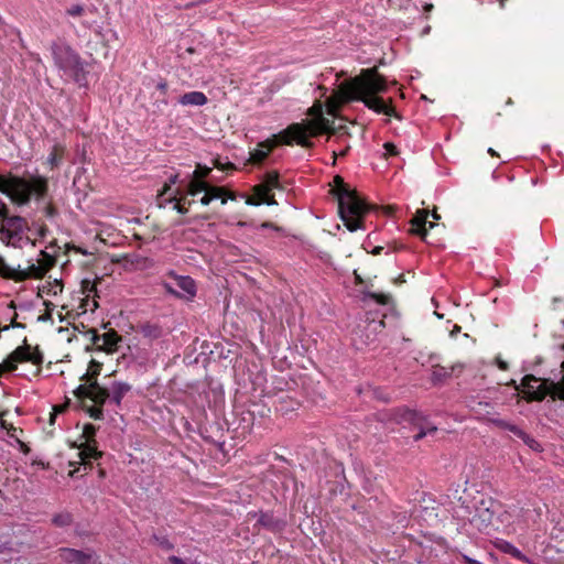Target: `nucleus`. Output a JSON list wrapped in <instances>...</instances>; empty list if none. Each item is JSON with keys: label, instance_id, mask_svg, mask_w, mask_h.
Segmentation results:
<instances>
[{"label": "nucleus", "instance_id": "1", "mask_svg": "<svg viewBox=\"0 0 564 564\" xmlns=\"http://www.w3.org/2000/svg\"><path fill=\"white\" fill-rule=\"evenodd\" d=\"M388 90L387 78L379 73L377 66L361 69L360 74L343 82L338 86V97L341 102L361 101L364 105L377 113H383L389 117L401 119L392 106V99L389 104L379 94Z\"/></svg>", "mask_w": 564, "mask_h": 564}, {"label": "nucleus", "instance_id": "2", "mask_svg": "<svg viewBox=\"0 0 564 564\" xmlns=\"http://www.w3.org/2000/svg\"><path fill=\"white\" fill-rule=\"evenodd\" d=\"M0 193L18 206H25L32 199L43 200L48 194V178L39 174L20 176L8 172L0 174Z\"/></svg>", "mask_w": 564, "mask_h": 564}, {"label": "nucleus", "instance_id": "3", "mask_svg": "<svg viewBox=\"0 0 564 564\" xmlns=\"http://www.w3.org/2000/svg\"><path fill=\"white\" fill-rule=\"evenodd\" d=\"M330 194L337 199L338 214L346 228L354 232L365 229V216L372 209L358 192L345 183L344 178L336 175L333 180Z\"/></svg>", "mask_w": 564, "mask_h": 564}, {"label": "nucleus", "instance_id": "4", "mask_svg": "<svg viewBox=\"0 0 564 564\" xmlns=\"http://www.w3.org/2000/svg\"><path fill=\"white\" fill-rule=\"evenodd\" d=\"M460 497V521L467 520L469 524L479 532L489 534L492 530H498L495 516L499 512L500 505L491 499H485L484 495L477 494L470 501L467 500L469 494Z\"/></svg>", "mask_w": 564, "mask_h": 564}, {"label": "nucleus", "instance_id": "5", "mask_svg": "<svg viewBox=\"0 0 564 564\" xmlns=\"http://www.w3.org/2000/svg\"><path fill=\"white\" fill-rule=\"evenodd\" d=\"M293 143L303 148H312V143L307 139L306 129L299 122L291 123L279 133L272 134L264 141L259 142L257 149L250 151L249 162L261 164L276 147L292 145Z\"/></svg>", "mask_w": 564, "mask_h": 564}, {"label": "nucleus", "instance_id": "6", "mask_svg": "<svg viewBox=\"0 0 564 564\" xmlns=\"http://www.w3.org/2000/svg\"><path fill=\"white\" fill-rule=\"evenodd\" d=\"M55 66L62 72V76L72 79L79 85L86 84V70L84 62L78 53L65 43H53L51 46Z\"/></svg>", "mask_w": 564, "mask_h": 564}, {"label": "nucleus", "instance_id": "7", "mask_svg": "<svg viewBox=\"0 0 564 564\" xmlns=\"http://www.w3.org/2000/svg\"><path fill=\"white\" fill-rule=\"evenodd\" d=\"M0 221V240L8 246H15L28 228L26 219L19 215H10L8 210Z\"/></svg>", "mask_w": 564, "mask_h": 564}, {"label": "nucleus", "instance_id": "8", "mask_svg": "<svg viewBox=\"0 0 564 564\" xmlns=\"http://www.w3.org/2000/svg\"><path fill=\"white\" fill-rule=\"evenodd\" d=\"M74 395L80 402L90 400L94 404L104 406L107 400L110 399V390L101 387L99 382H97L96 388L89 387V383H82L74 390Z\"/></svg>", "mask_w": 564, "mask_h": 564}, {"label": "nucleus", "instance_id": "9", "mask_svg": "<svg viewBox=\"0 0 564 564\" xmlns=\"http://www.w3.org/2000/svg\"><path fill=\"white\" fill-rule=\"evenodd\" d=\"M210 173L212 167L200 163L196 164V167L191 175V180L186 185V194L191 197H196L197 195L202 194V192L206 188L205 186L209 183L207 178Z\"/></svg>", "mask_w": 564, "mask_h": 564}, {"label": "nucleus", "instance_id": "10", "mask_svg": "<svg viewBox=\"0 0 564 564\" xmlns=\"http://www.w3.org/2000/svg\"><path fill=\"white\" fill-rule=\"evenodd\" d=\"M88 333L91 335L93 345L100 351L113 352L121 341V336L115 329H110L102 335H99L95 328L89 329Z\"/></svg>", "mask_w": 564, "mask_h": 564}, {"label": "nucleus", "instance_id": "11", "mask_svg": "<svg viewBox=\"0 0 564 564\" xmlns=\"http://www.w3.org/2000/svg\"><path fill=\"white\" fill-rule=\"evenodd\" d=\"M205 187L202 192L204 195L199 199L203 206H208L215 199H220L221 204L225 205L228 200H236L237 198L236 193L225 186H218L209 182Z\"/></svg>", "mask_w": 564, "mask_h": 564}, {"label": "nucleus", "instance_id": "12", "mask_svg": "<svg viewBox=\"0 0 564 564\" xmlns=\"http://www.w3.org/2000/svg\"><path fill=\"white\" fill-rule=\"evenodd\" d=\"M401 422H408L419 427V432L413 436L415 442L437 430L435 426H430L425 419L414 410H403L401 414Z\"/></svg>", "mask_w": 564, "mask_h": 564}, {"label": "nucleus", "instance_id": "13", "mask_svg": "<svg viewBox=\"0 0 564 564\" xmlns=\"http://www.w3.org/2000/svg\"><path fill=\"white\" fill-rule=\"evenodd\" d=\"M429 210L427 209H419L415 215L410 220L409 232L411 235L419 236L422 239H425L427 235V226L429 228H433L435 224L433 221H427Z\"/></svg>", "mask_w": 564, "mask_h": 564}, {"label": "nucleus", "instance_id": "14", "mask_svg": "<svg viewBox=\"0 0 564 564\" xmlns=\"http://www.w3.org/2000/svg\"><path fill=\"white\" fill-rule=\"evenodd\" d=\"M54 264L55 259L50 258L48 263H32L25 269L18 268L17 282H23L29 279H42Z\"/></svg>", "mask_w": 564, "mask_h": 564}, {"label": "nucleus", "instance_id": "15", "mask_svg": "<svg viewBox=\"0 0 564 564\" xmlns=\"http://www.w3.org/2000/svg\"><path fill=\"white\" fill-rule=\"evenodd\" d=\"M79 464L84 466V471L87 474L93 469L91 460H97L102 456V452L98 451L97 443H84L79 446L77 453Z\"/></svg>", "mask_w": 564, "mask_h": 564}, {"label": "nucleus", "instance_id": "16", "mask_svg": "<svg viewBox=\"0 0 564 564\" xmlns=\"http://www.w3.org/2000/svg\"><path fill=\"white\" fill-rule=\"evenodd\" d=\"M58 556L65 564H93V553L80 550L61 547Z\"/></svg>", "mask_w": 564, "mask_h": 564}, {"label": "nucleus", "instance_id": "17", "mask_svg": "<svg viewBox=\"0 0 564 564\" xmlns=\"http://www.w3.org/2000/svg\"><path fill=\"white\" fill-rule=\"evenodd\" d=\"M186 193L182 194L181 191L177 188L173 192V194L166 198H162L161 203L163 204V207L165 204L173 203V209L176 210L178 214L185 215L188 213L191 205L195 202L194 198L187 199Z\"/></svg>", "mask_w": 564, "mask_h": 564}, {"label": "nucleus", "instance_id": "18", "mask_svg": "<svg viewBox=\"0 0 564 564\" xmlns=\"http://www.w3.org/2000/svg\"><path fill=\"white\" fill-rule=\"evenodd\" d=\"M252 192H253V196L248 197L246 199V204L254 205V206H258L261 204H267V205L276 204L274 196L271 194V191L268 188L267 185H263L262 183L258 184V185L253 186Z\"/></svg>", "mask_w": 564, "mask_h": 564}, {"label": "nucleus", "instance_id": "19", "mask_svg": "<svg viewBox=\"0 0 564 564\" xmlns=\"http://www.w3.org/2000/svg\"><path fill=\"white\" fill-rule=\"evenodd\" d=\"M252 517L257 518L254 527L267 529L271 532H279L283 529L284 522L270 512L253 513Z\"/></svg>", "mask_w": 564, "mask_h": 564}, {"label": "nucleus", "instance_id": "20", "mask_svg": "<svg viewBox=\"0 0 564 564\" xmlns=\"http://www.w3.org/2000/svg\"><path fill=\"white\" fill-rule=\"evenodd\" d=\"M82 293L85 295V299H83V303H82V307L84 308V311L86 312L87 311V305H88V302H89V297L93 295V297H96L98 296L97 295V286H96V282H93L90 280H83L82 281ZM98 302L96 301V299H93V307L90 308V311H95L97 307H98Z\"/></svg>", "mask_w": 564, "mask_h": 564}, {"label": "nucleus", "instance_id": "21", "mask_svg": "<svg viewBox=\"0 0 564 564\" xmlns=\"http://www.w3.org/2000/svg\"><path fill=\"white\" fill-rule=\"evenodd\" d=\"M314 126H317L328 135L337 134L340 130L345 129L344 126H340L336 128L334 126V121L329 120L328 118L324 117L323 115V107L321 104H318V116L314 120Z\"/></svg>", "mask_w": 564, "mask_h": 564}, {"label": "nucleus", "instance_id": "22", "mask_svg": "<svg viewBox=\"0 0 564 564\" xmlns=\"http://www.w3.org/2000/svg\"><path fill=\"white\" fill-rule=\"evenodd\" d=\"M102 370V364L91 359L88 364L87 371L79 378L84 383H89V387L97 386L98 377Z\"/></svg>", "mask_w": 564, "mask_h": 564}, {"label": "nucleus", "instance_id": "23", "mask_svg": "<svg viewBox=\"0 0 564 564\" xmlns=\"http://www.w3.org/2000/svg\"><path fill=\"white\" fill-rule=\"evenodd\" d=\"M496 547L500 552H502L505 554H509L512 557H514L521 562H524L528 564H533L532 561L527 555H524L518 547H516L512 543H510L508 541L498 540L496 543Z\"/></svg>", "mask_w": 564, "mask_h": 564}, {"label": "nucleus", "instance_id": "24", "mask_svg": "<svg viewBox=\"0 0 564 564\" xmlns=\"http://www.w3.org/2000/svg\"><path fill=\"white\" fill-rule=\"evenodd\" d=\"M132 389L131 384L122 381H116L112 383L110 390V402L115 403L117 406H120L122 399L124 395L130 392Z\"/></svg>", "mask_w": 564, "mask_h": 564}, {"label": "nucleus", "instance_id": "25", "mask_svg": "<svg viewBox=\"0 0 564 564\" xmlns=\"http://www.w3.org/2000/svg\"><path fill=\"white\" fill-rule=\"evenodd\" d=\"M182 106H204L208 102V98L202 91L185 93L178 98Z\"/></svg>", "mask_w": 564, "mask_h": 564}, {"label": "nucleus", "instance_id": "26", "mask_svg": "<svg viewBox=\"0 0 564 564\" xmlns=\"http://www.w3.org/2000/svg\"><path fill=\"white\" fill-rule=\"evenodd\" d=\"M65 153V145L61 143H56L53 145L52 151L47 156V164L51 166L52 170L61 165V163L64 160Z\"/></svg>", "mask_w": 564, "mask_h": 564}, {"label": "nucleus", "instance_id": "27", "mask_svg": "<svg viewBox=\"0 0 564 564\" xmlns=\"http://www.w3.org/2000/svg\"><path fill=\"white\" fill-rule=\"evenodd\" d=\"M176 285L185 292L187 299H192L196 295V284L191 276H177Z\"/></svg>", "mask_w": 564, "mask_h": 564}, {"label": "nucleus", "instance_id": "28", "mask_svg": "<svg viewBox=\"0 0 564 564\" xmlns=\"http://www.w3.org/2000/svg\"><path fill=\"white\" fill-rule=\"evenodd\" d=\"M0 276L8 279V280H13L14 282H17V278H18V269H14V268H11L10 265H8L1 256H0Z\"/></svg>", "mask_w": 564, "mask_h": 564}, {"label": "nucleus", "instance_id": "29", "mask_svg": "<svg viewBox=\"0 0 564 564\" xmlns=\"http://www.w3.org/2000/svg\"><path fill=\"white\" fill-rule=\"evenodd\" d=\"M141 333L144 337L156 339L162 335V328L156 324H145L141 327Z\"/></svg>", "mask_w": 564, "mask_h": 564}, {"label": "nucleus", "instance_id": "30", "mask_svg": "<svg viewBox=\"0 0 564 564\" xmlns=\"http://www.w3.org/2000/svg\"><path fill=\"white\" fill-rule=\"evenodd\" d=\"M153 542L160 546L164 551H172L174 549V543H172L169 538L161 533H153L152 535Z\"/></svg>", "mask_w": 564, "mask_h": 564}, {"label": "nucleus", "instance_id": "31", "mask_svg": "<svg viewBox=\"0 0 564 564\" xmlns=\"http://www.w3.org/2000/svg\"><path fill=\"white\" fill-rule=\"evenodd\" d=\"M279 177L280 176L276 171H270V172L265 173L262 184L267 185L270 191H272L273 188H279L280 187Z\"/></svg>", "mask_w": 564, "mask_h": 564}, {"label": "nucleus", "instance_id": "32", "mask_svg": "<svg viewBox=\"0 0 564 564\" xmlns=\"http://www.w3.org/2000/svg\"><path fill=\"white\" fill-rule=\"evenodd\" d=\"M180 175L173 174L169 177V182L164 184L162 189L158 194V205L159 207H163V204L161 203V199L171 191L172 185L176 184L178 181Z\"/></svg>", "mask_w": 564, "mask_h": 564}, {"label": "nucleus", "instance_id": "33", "mask_svg": "<svg viewBox=\"0 0 564 564\" xmlns=\"http://www.w3.org/2000/svg\"><path fill=\"white\" fill-rule=\"evenodd\" d=\"M52 522L54 525L59 528L68 527L73 522V517L68 512H61L53 517Z\"/></svg>", "mask_w": 564, "mask_h": 564}, {"label": "nucleus", "instance_id": "34", "mask_svg": "<svg viewBox=\"0 0 564 564\" xmlns=\"http://www.w3.org/2000/svg\"><path fill=\"white\" fill-rule=\"evenodd\" d=\"M341 104L343 102L340 101V99L338 97V89H337L335 95L333 97H330L329 99H327V101H326L327 113L330 116H336V112L338 111V108Z\"/></svg>", "mask_w": 564, "mask_h": 564}, {"label": "nucleus", "instance_id": "35", "mask_svg": "<svg viewBox=\"0 0 564 564\" xmlns=\"http://www.w3.org/2000/svg\"><path fill=\"white\" fill-rule=\"evenodd\" d=\"M82 408L88 413V415L94 420H102L104 419V410L100 405H86L85 402H82Z\"/></svg>", "mask_w": 564, "mask_h": 564}, {"label": "nucleus", "instance_id": "36", "mask_svg": "<svg viewBox=\"0 0 564 564\" xmlns=\"http://www.w3.org/2000/svg\"><path fill=\"white\" fill-rule=\"evenodd\" d=\"M96 433L97 427L90 423L85 424L83 429V436L85 437V443H97L96 442Z\"/></svg>", "mask_w": 564, "mask_h": 564}, {"label": "nucleus", "instance_id": "37", "mask_svg": "<svg viewBox=\"0 0 564 564\" xmlns=\"http://www.w3.org/2000/svg\"><path fill=\"white\" fill-rule=\"evenodd\" d=\"M523 443L534 452H542V445L531 435L524 432V436L521 437Z\"/></svg>", "mask_w": 564, "mask_h": 564}, {"label": "nucleus", "instance_id": "38", "mask_svg": "<svg viewBox=\"0 0 564 564\" xmlns=\"http://www.w3.org/2000/svg\"><path fill=\"white\" fill-rule=\"evenodd\" d=\"M302 124L306 129L307 139H310L311 137H317V135L325 133L324 131H322V129L319 127L314 126L313 120L310 121L308 123H302ZM308 141L313 144V142L311 140H308Z\"/></svg>", "mask_w": 564, "mask_h": 564}, {"label": "nucleus", "instance_id": "39", "mask_svg": "<svg viewBox=\"0 0 564 564\" xmlns=\"http://www.w3.org/2000/svg\"><path fill=\"white\" fill-rule=\"evenodd\" d=\"M213 166L220 171L232 172V171L237 170V167L234 163H231V162L223 163L220 158H216L213 160Z\"/></svg>", "mask_w": 564, "mask_h": 564}, {"label": "nucleus", "instance_id": "40", "mask_svg": "<svg viewBox=\"0 0 564 564\" xmlns=\"http://www.w3.org/2000/svg\"><path fill=\"white\" fill-rule=\"evenodd\" d=\"M369 297L375 300L378 304L388 305L391 302L390 294L384 293H369Z\"/></svg>", "mask_w": 564, "mask_h": 564}, {"label": "nucleus", "instance_id": "41", "mask_svg": "<svg viewBox=\"0 0 564 564\" xmlns=\"http://www.w3.org/2000/svg\"><path fill=\"white\" fill-rule=\"evenodd\" d=\"M44 305L46 307V312H45V314H43L39 317V321H41V322H46V321L52 319V312L55 307V305L50 301H44Z\"/></svg>", "mask_w": 564, "mask_h": 564}, {"label": "nucleus", "instance_id": "42", "mask_svg": "<svg viewBox=\"0 0 564 564\" xmlns=\"http://www.w3.org/2000/svg\"><path fill=\"white\" fill-rule=\"evenodd\" d=\"M43 213L47 218H53L57 215V208L50 202L45 205Z\"/></svg>", "mask_w": 564, "mask_h": 564}, {"label": "nucleus", "instance_id": "43", "mask_svg": "<svg viewBox=\"0 0 564 564\" xmlns=\"http://www.w3.org/2000/svg\"><path fill=\"white\" fill-rule=\"evenodd\" d=\"M505 430L510 431L512 434H514L519 438L524 436V431L512 423L507 422V426L505 427Z\"/></svg>", "mask_w": 564, "mask_h": 564}, {"label": "nucleus", "instance_id": "44", "mask_svg": "<svg viewBox=\"0 0 564 564\" xmlns=\"http://www.w3.org/2000/svg\"><path fill=\"white\" fill-rule=\"evenodd\" d=\"M505 430L510 431L512 434H514L519 438L524 436V431L512 423L507 422V426L505 427Z\"/></svg>", "mask_w": 564, "mask_h": 564}, {"label": "nucleus", "instance_id": "45", "mask_svg": "<svg viewBox=\"0 0 564 564\" xmlns=\"http://www.w3.org/2000/svg\"><path fill=\"white\" fill-rule=\"evenodd\" d=\"M84 11L85 10H84L83 6L76 4V6H73L69 9H67V14L72 15V17H80V15H83Z\"/></svg>", "mask_w": 564, "mask_h": 564}, {"label": "nucleus", "instance_id": "46", "mask_svg": "<svg viewBox=\"0 0 564 564\" xmlns=\"http://www.w3.org/2000/svg\"><path fill=\"white\" fill-rule=\"evenodd\" d=\"M17 317H18V314H17V313H14V315H13V317H12V319H11L10 325L2 327V330H8L10 327H12V328H24V327H25V325H24V324H22V323H19V322L17 321Z\"/></svg>", "mask_w": 564, "mask_h": 564}, {"label": "nucleus", "instance_id": "47", "mask_svg": "<svg viewBox=\"0 0 564 564\" xmlns=\"http://www.w3.org/2000/svg\"><path fill=\"white\" fill-rule=\"evenodd\" d=\"M383 148L386 149L389 155H397L399 153L397 147L391 142H386L383 144Z\"/></svg>", "mask_w": 564, "mask_h": 564}, {"label": "nucleus", "instance_id": "48", "mask_svg": "<svg viewBox=\"0 0 564 564\" xmlns=\"http://www.w3.org/2000/svg\"><path fill=\"white\" fill-rule=\"evenodd\" d=\"M496 364L499 369L503 371L508 370V364L505 360H502L499 356L496 358Z\"/></svg>", "mask_w": 564, "mask_h": 564}, {"label": "nucleus", "instance_id": "49", "mask_svg": "<svg viewBox=\"0 0 564 564\" xmlns=\"http://www.w3.org/2000/svg\"><path fill=\"white\" fill-rule=\"evenodd\" d=\"M40 256L42 257L41 259H39V263H48L50 261V258H53L51 254H48L47 252L45 251H41Z\"/></svg>", "mask_w": 564, "mask_h": 564}, {"label": "nucleus", "instance_id": "50", "mask_svg": "<svg viewBox=\"0 0 564 564\" xmlns=\"http://www.w3.org/2000/svg\"><path fill=\"white\" fill-rule=\"evenodd\" d=\"M156 89L160 90V93L162 95H165L166 91H167V83L166 82H160L158 85H156Z\"/></svg>", "mask_w": 564, "mask_h": 564}, {"label": "nucleus", "instance_id": "51", "mask_svg": "<svg viewBox=\"0 0 564 564\" xmlns=\"http://www.w3.org/2000/svg\"><path fill=\"white\" fill-rule=\"evenodd\" d=\"M169 562L171 564H186V562L184 560H182L181 557L175 556V555L170 556Z\"/></svg>", "mask_w": 564, "mask_h": 564}, {"label": "nucleus", "instance_id": "52", "mask_svg": "<svg viewBox=\"0 0 564 564\" xmlns=\"http://www.w3.org/2000/svg\"><path fill=\"white\" fill-rule=\"evenodd\" d=\"M350 150V147L347 145L344 150H341L339 153L333 152L334 160H336L337 156H345L347 155L348 151Z\"/></svg>", "mask_w": 564, "mask_h": 564}, {"label": "nucleus", "instance_id": "53", "mask_svg": "<svg viewBox=\"0 0 564 564\" xmlns=\"http://www.w3.org/2000/svg\"><path fill=\"white\" fill-rule=\"evenodd\" d=\"M47 232H48L47 226L46 225H41L40 228H39V231H37L39 236L43 238V237L46 236Z\"/></svg>", "mask_w": 564, "mask_h": 564}, {"label": "nucleus", "instance_id": "54", "mask_svg": "<svg viewBox=\"0 0 564 564\" xmlns=\"http://www.w3.org/2000/svg\"><path fill=\"white\" fill-rule=\"evenodd\" d=\"M308 115L311 116H315L317 118L318 116V104L312 106L310 109H308Z\"/></svg>", "mask_w": 564, "mask_h": 564}, {"label": "nucleus", "instance_id": "55", "mask_svg": "<svg viewBox=\"0 0 564 564\" xmlns=\"http://www.w3.org/2000/svg\"><path fill=\"white\" fill-rule=\"evenodd\" d=\"M67 408V404H63V405H56L53 408V412L55 413H63Z\"/></svg>", "mask_w": 564, "mask_h": 564}, {"label": "nucleus", "instance_id": "56", "mask_svg": "<svg viewBox=\"0 0 564 564\" xmlns=\"http://www.w3.org/2000/svg\"><path fill=\"white\" fill-rule=\"evenodd\" d=\"M494 424L500 429H503L507 426V421L505 420H495Z\"/></svg>", "mask_w": 564, "mask_h": 564}, {"label": "nucleus", "instance_id": "57", "mask_svg": "<svg viewBox=\"0 0 564 564\" xmlns=\"http://www.w3.org/2000/svg\"><path fill=\"white\" fill-rule=\"evenodd\" d=\"M55 286L58 288V292H62L63 290V285L61 282H58L57 280L55 281ZM53 294L56 295L57 294V290H54L53 291Z\"/></svg>", "mask_w": 564, "mask_h": 564}, {"label": "nucleus", "instance_id": "58", "mask_svg": "<svg viewBox=\"0 0 564 564\" xmlns=\"http://www.w3.org/2000/svg\"><path fill=\"white\" fill-rule=\"evenodd\" d=\"M262 228H273L276 229L275 225L269 221H265L261 225Z\"/></svg>", "mask_w": 564, "mask_h": 564}, {"label": "nucleus", "instance_id": "59", "mask_svg": "<svg viewBox=\"0 0 564 564\" xmlns=\"http://www.w3.org/2000/svg\"><path fill=\"white\" fill-rule=\"evenodd\" d=\"M354 275H355L356 284H361V283H362V279H361V276L357 273V271H355V272H354Z\"/></svg>", "mask_w": 564, "mask_h": 564}, {"label": "nucleus", "instance_id": "60", "mask_svg": "<svg viewBox=\"0 0 564 564\" xmlns=\"http://www.w3.org/2000/svg\"><path fill=\"white\" fill-rule=\"evenodd\" d=\"M56 415H57V413H55V412H52V413L50 414V423H51V424H54L55 419H56Z\"/></svg>", "mask_w": 564, "mask_h": 564}, {"label": "nucleus", "instance_id": "61", "mask_svg": "<svg viewBox=\"0 0 564 564\" xmlns=\"http://www.w3.org/2000/svg\"><path fill=\"white\" fill-rule=\"evenodd\" d=\"M440 377H441V373L438 372V370H434L433 371V380H440Z\"/></svg>", "mask_w": 564, "mask_h": 564}, {"label": "nucleus", "instance_id": "62", "mask_svg": "<svg viewBox=\"0 0 564 564\" xmlns=\"http://www.w3.org/2000/svg\"><path fill=\"white\" fill-rule=\"evenodd\" d=\"M488 153L491 155V156H498L497 152L494 150V149H489L488 150Z\"/></svg>", "mask_w": 564, "mask_h": 564}, {"label": "nucleus", "instance_id": "63", "mask_svg": "<svg viewBox=\"0 0 564 564\" xmlns=\"http://www.w3.org/2000/svg\"><path fill=\"white\" fill-rule=\"evenodd\" d=\"M381 250H382L381 247H376L375 250H373V253L375 254H379Z\"/></svg>", "mask_w": 564, "mask_h": 564}, {"label": "nucleus", "instance_id": "64", "mask_svg": "<svg viewBox=\"0 0 564 564\" xmlns=\"http://www.w3.org/2000/svg\"><path fill=\"white\" fill-rule=\"evenodd\" d=\"M9 308L11 310H15V303L13 301H11L8 305Z\"/></svg>", "mask_w": 564, "mask_h": 564}]
</instances>
